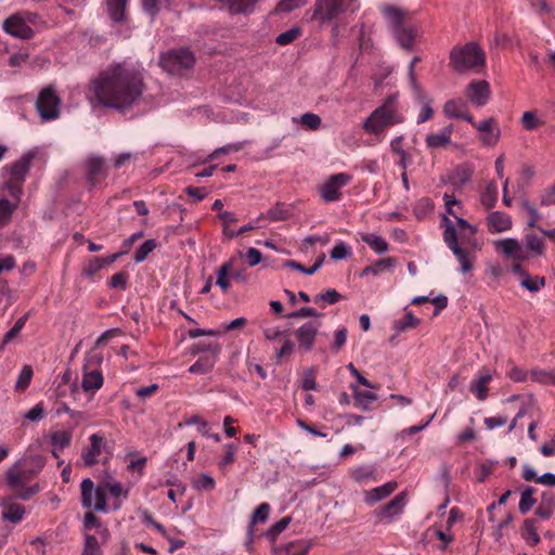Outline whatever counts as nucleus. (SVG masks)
<instances>
[{
	"mask_svg": "<svg viewBox=\"0 0 555 555\" xmlns=\"http://www.w3.org/2000/svg\"><path fill=\"white\" fill-rule=\"evenodd\" d=\"M301 124L311 130H317L321 126V118L313 113L301 115Z\"/></svg>",
	"mask_w": 555,
	"mask_h": 555,
	"instance_id": "63",
	"label": "nucleus"
},
{
	"mask_svg": "<svg viewBox=\"0 0 555 555\" xmlns=\"http://www.w3.org/2000/svg\"><path fill=\"white\" fill-rule=\"evenodd\" d=\"M195 489L199 491H212L216 487L215 479L207 474H199L193 481Z\"/></svg>",
	"mask_w": 555,
	"mask_h": 555,
	"instance_id": "49",
	"label": "nucleus"
},
{
	"mask_svg": "<svg viewBox=\"0 0 555 555\" xmlns=\"http://www.w3.org/2000/svg\"><path fill=\"white\" fill-rule=\"evenodd\" d=\"M540 205L541 206L555 205V182L543 190V192L540 195Z\"/></svg>",
	"mask_w": 555,
	"mask_h": 555,
	"instance_id": "61",
	"label": "nucleus"
},
{
	"mask_svg": "<svg viewBox=\"0 0 555 555\" xmlns=\"http://www.w3.org/2000/svg\"><path fill=\"white\" fill-rule=\"evenodd\" d=\"M235 262L236 259L232 257L228 261H224L216 271V285L223 294H227L231 288V271Z\"/></svg>",
	"mask_w": 555,
	"mask_h": 555,
	"instance_id": "23",
	"label": "nucleus"
},
{
	"mask_svg": "<svg viewBox=\"0 0 555 555\" xmlns=\"http://www.w3.org/2000/svg\"><path fill=\"white\" fill-rule=\"evenodd\" d=\"M103 269L102 260L100 257H92L88 259L82 268V274L86 276H93Z\"/></svg>",
	"mask_w": 555,
	"mask_h": 555,
	"instance_id": "57",
	"label": "nucleus"
},
{
	"mask_svg": "<svg viewBox=\"0 0 555 555\" xmlns=\"http://www.w3.org/2000/svg\"><path fill=\"white\" fill-rule=\"evenodd\" d=\"M21 198L22 197H0V230L11 221L13 212L21 203Z\"/></svg>",
	"mask_w": 555,
	"mask_h": 555,
	"instance_id": "27",
	"label": "nucleus"
},
{
	"mask_svg": "<svg viewBox=\"0 0 555 555\" xmlns=\"http://www.w3.org/2000/svg\"><path fill=\"white\" fill-rule=\"evenodd\" d=\"M341 299V295L334 288H328L323 293L314 296L313 302L320 308H325L327 305H334Z\"/></svg>",
	"mask_w": 555,
	"mask_h": 555,
	"instance_id": "36",
	"label": "nucleus"
},
{
	"mask_svg": "<svg viewBox=\"0 0 555 555\" xmlns=\"http://www.w3.org/2000/svg\"><path fill=\"white\" fill-rule=\"evenodd\" d=\"M3 30L13 37L21 39H30L34 37V30L21 14H14L4 20Z\"/></svg>",
	"mask_w": 555,
	"mask_h": 555,
	"instance_id": "13",
	"label": "nucleus"
},
{
	"mask_svg": "<svg viewBox=\"0 0 555 555\" xmlns=\"http://www.w3.org/2000/svg\"><path fill=\"white\" fill-rule=\"evenodd\" d=\"M162 63L170 72L191 68L195 63V57L188 48L173 49L168 51L163 57Z\"/></svg>",
	"mask_w": 555,
	"mask_h": 555,
	"instance_id": "12",
	"label": "nucleus"
},
{
	"mask_svg": "<svg viewBox=\"0 0 555 555\" xmlns=\"http://www.w3.org/2000/svg\"><path fill=\"white\" fill-rule=\"evenodd\" d=\"M544 284V278L530 276L529 274H526L520 281V285L532 293L540 291Z\"/></svg>",
	"mask_w": 555,
	"mask_h": 555,
	"instance_id": "51",
	"label": "nucleus"
},
{
	"mask_svg": "<svg viewBox=\"0 0 555 555\" xmlns=\"http://www.w3.org/2000/svg\"><path fill=\"white\" fill-rule=\"evenodd\" d=\"M452 127L447 126L440 132L429 133L426 137V144L429 149L444 147L451 142Z\"/></svg>",
	"mask_w": 555,
	"mask_h": 555,
	"instance_id": "31",
	"label": "nucleus"
},
{
	"mask_svg": "<svg viewBox=\"0 0 555 555\" xmlns=\"http://www.w3.org/2000/svg\"><path fill=\"white\" fill-rule=\"evenodd\" d=\"M81 503L85 507H91L94 502V483L91 479L86 478L81 485Z\"/></svg>",
	"mask_w": 555,
	"mask_h": 555,
	"instance_id": "42",
	"label": "nucleus"
},
{
	"mask_svg": "<svg viewBox=\"0 0 555 555\" xmlns=\"http://www.w3.org/2000/svg\"><path fill=\"white\" fill-rule=\"evenodd\" d=\"M13 495L3 496L0 505L2 506V518L12 524H18L25 516V506L13 501Z\"/></svg>",
	"mask_w": 555,
	"mask_h": 555,
	"instance_id": "17",
	"label": "nucleus"
},
{
	"mask_svg": "<svg viewBox=\"0 0 555 555\" xmlns=\"http://www.w3.org/2000/svg\"><path fill=\"white\" fill-rule=\"evenodd\" d=\"M534 492L535 489L533 487H526L521 492L519 502V512L521 514H527L535 504L537 500L533 498Z\"/></svg>",
	"mask_w": 555,
	"mask_h": 555,
	"instance_id": "44",
	"label": "nucleus"
},
{
	"mask_svg": "<svg viewBox=\"0 0 555 555\" xmlns=\"http://www.w3.org/2000/svg\"><path fill=\"white\" fill-rule=\"evenodd\" d=\"M27 320H28V313L24 314L15 322L14 326L9 332H7V334L4 335V338H3L4 345L9 344L13 338H15L18 335V333L24 328Z\"/></svg>",
	"mask_w": 555,
	"mask_h": 555,
	"instance_id": "58",
	"label": "nucleus"
},
{
	"mask_svg": "<svg viewBox=\"0 0 555 555\" xmlns=\"http://www.w3.org/2000/svg\"><path fill=\"white\" fill-rule=\"evenodd\" d=\"M521 124L526 130L532 131L542 126L543 120L538 118L534 112L527 111L521 116Z\"/></svg>",
	"mask_w": 555,
	"mask_h": 555,
	"instance_id": "52",
	"label": "nucleus"
},
{
	"mask_svg": "<svg viewBox=\"0 0 555 555\" xmlns=\"http://www.w3.org/2000/svg\"><path fill=\"white\" fill-rule=\"evenodd\" d=\"M421 62V57L420 56H414L410 64H409V78H410V85L411 87L413 88L415 94L421 98L422 96V91H421V88L416 81V75H415V65Z\"/></svg>",
	"mask_w": 555,
	"mask_h": 555,
	"instance_id": "60",
	"label": "nucleus"
},
{
	"mask_svg": "<svg viewBox=\"0 0 555 555\" xmlns=\"http://www.w3.org/2000/svg\"><path fill=\"white\" fill-rule=\"evenodd\" d=\"M402 121L403 117L397 108V95L391 94L364 120L363 129L366 133L378 135L385 129Z\"/></svg>",
	"mask_w": 555,
	"mask_h": 555,
	"instance_id": "5",
	"label": "nucleus"
},
{
	"mask_svg": "<svg viewBox=\"0 0 555 555\" xmlns=\"http://www.w3.org/2000/svg\"><path fill=\"white\" fill-rule=\"evenodd\" d=\"M33 375V367L30 365H24L15 383V390L18 392L25 391L31 382Z\"/></svg>",
	"mask_w": 555,
	"mask_h": 555,
	"instance_id": "45",
	"label": "nucleus"
},
{
	"mask_svg": "<svg viewBox=\"0 0 555 555\" xmlns=\"http://www.w3.org/2000/svg\"><path fill=\"white\" fill-rule=\"evenodd\" d=\"M299 35H300V29L297 27H294V28H291V29L280 34L276 37L275 42L280 46H287V44L292 43L294 40H296Z\"/></svg>",
	"mask_w": 555,
	"mask_h": 555,
	"instance_id": "59",
	"label": "nucleus"
},
{
	"mask_svg": "<svg viewBox=\"0 0 555 555\" xmlns=\"http://www.w3.org/2000/svg\"><path fill=\"white\" fill-rule=\"evenodd\" d=\"M470 125L480 132V140L482 144L493 146L498 143L500 139V129L498 128L494 118H487L479 122H476L473 119V124Z\"/></svg>",
	"mask_w": 555,
	"mask_h": 555,
	"instance_id": "14",
	"label": "nucleus"
},
{
	"mask_svg": "<svg viewBox=\"0 0 555 555\" xmlns=\"http://www.w3.org/2000/svg\"><path fill=\"white\" fill-rule=\"evenodd\" d=\"M224 449H225L224 455L218 463L220 470H224L229 465L234 463L236 451H237V447L234 443L225 444Z\"/></svg>",
	"mask_w": 555,
	"mask_h": 555,
	"instance_id": "50",
	"label": "nucleus"
},
{
	"mask_svg": "<svg viewBox=\"0 0 555 555\" xmlns=\"http://www.w3.org/2000/svg\"><path fill=\"white\" fill-rule=\"evenodd\" d=\"M310 550V544L305 541L291 542L285 546L286 555H307Z\"/></svg>",
	"mask_w": 555,
	"mask_h": 555,
	"instance_id": "54",
	"label": "nucleus"
},
{
	"mask_svg": "<svg viewBox=\"0 0 555 555\" xmlns=\"http://www.w3.org/2000/svg\"><path fill=\"white\" fill-rule=\"evenodd\" d=\"M324 256H322L320 259L315 261V263L309 268H306L301 263L295 261V260H286L284 262V267L298 270L307 275H312L317 272V270L322 266Z\"/></svg>",
	"mask_w": 555,
	"mask_h": 555,
	"instance_id": "47",
	"label": "nucleus"
},
{
	"mask_svg": "<svg viewBox=\"0 0 555 555\" xmlns=\"http://www.w3.org/2000/svg\"><path fill=\"white\" fill-rule=\"evenodd\" d=\"M353 405L362 411H370L372 404L377 400L376 393L369 390H359L353 387Z\"/></svg>",
	"mask_w": 555,
	"mask_h": 555,
	"instance_id": "32",
	"label": "nucleus"
},
{
	"mask_svg": "<svg viewBox=\"0 0 555 555\" xmlns=\"http://www.w3.org/2000/svg\"><path fill=\"white\" fill-rule=\"evenodd\" d=\"M90 446L81 453V457L86 466H93L98 463V457L102 450L106 447L107 441L101 433L92 434L89 437Z\"/></svg>",
	"mask_w": 555,
	"mask_h": 555,
	"instance_id": "15",
	"label": "nucleus"
},
{
	"mask_svg": "<svg viewBox=\"0 0 555 555\" xmlns=\"http://www.w3.org/2000/svg\"><path fill=\"white\" fill-rule=\"evenodd\" d=\"M382 12L391 23L393 35L399 44L403 49L412 50L418 31L413 24L406 22V13L389 4L383 5Z\"/></svg>",
	"mask_w": 555,
	"mask_h": 555,
	"instance_id": "6",
	"label": "nucleus"
},
{
	"mask_svg": "<svg viewBox=\"0 0 555 555\" xmlns=\"http://www.w3.org/2000/svg\"><path fill=\"white\" fill-rule=\"evenodd\" d=\"M361 240L366 243L377 254H383L388 250V243L376 234L364 233L361 234Z\"/></svg>",
	"mask_w": 555,
	"mask_h": 555,
	"instance_id": "37",
	"label": "nucleus"
},
{
	"mask_svg": "<svg viewBox=\"0 0 555 555\" xmlns=\"http://www.w3.org/2000/svg\"><path fill=\"white\" fill-rule=\"evenodd\" d=\"M491 380L492 374L488 370L478 372L472 379L469 389L479 401L487 399L489 392L488 384Z\"/></svg>",
	"mask_w": 555,
	"mask_h": 555,
	"instance_id": "20",
	"label": "nucleus"
},
{
	"mask_svg": "<svg viewBox=\"0 0 555 555\" xmlns=\"http://www.w3.org/2000/svg\"><path fill=\"white\" fill-rule=\"evenodd\" d=\"M525 245L528 250L535 255H542L544 253V241L543 237L531 232L527 233L524 238Z\"/></svg>",
	"mask_w": 555,
	"mask_h": 555,
	"instance_id": "40",
	"label": "nucleus"
},
{
	"mask_svg": "<svg viewBox=\"0 0 555 555\" xmlns=\"http://www.w3.org/2000/svg\"><path fill=\"white\" fill-rule=\"evenodd\" d=\"M358 9V0H319L313 17L325 23L351 14Z\"/></svg>",
	"mask_w": 555,
	"mask_h": 555,
	"instance_id": "8",
	"label": "nucleus"
},
{
	"mask_svg": "<svg viewBox=\"0 0 555 555\" xmlns=\"http://www.w3.org/2000/svg\"><path fill=\"white\" fill-rule=\"evenodd\" d=\"M106 177L104 162L100 157H91L87 160V180L91 186H96Z\"/></svg>",
	"mask_w": 555,
	"mask_h": 555,
	"instance_id": "22",
	"label": "nucleus"
},
{
	"mask_svg": "<svg viewBox=\"0 0 555 555\" xmlns=\"http://www.w3.org/2000/svg\"><path fill=\"white\" fill-rule=\"evenodd\" d=\"M42 465H35L28 460L16 462L5 473V481L16 499L27 501L40 491L38 483H28L39 474Z\"/></svg>",
	"mask_w": 555,
	"mask_h": 555,
	"instance_id": "2",
	"label": "nucleus"
},
{
	"mask_svg": "<svg viewBox=\"0 0 555 555\" xmlns=\"http://www.w3.org/2000/svg\"><path fill=\"white\" fill-rule=\"evenodd\" d=\"M443 113L449 118H461L473 124V116L467 113V104L462 99H454L446 102Z\"/></svg>",
	"mask_w": 555,
	"mask_h": 555,
	"instance_id": "21",
	"label": "nucleus"
},
{
	"mask_svg": "<svg viewBox=\"0 0 555 555\" xmlns=\"http://www.w3.org/2000/svg\"><path fill=\"white\" fill-rule=\"evenodd\" d=\"M319 332V324L314 322H306L295 331L299 348L309 351L313 348L315 336Z\"/></svg>",
	"mask_w": 555,
	"mask_h": 555,
	"instance_id": "18",
	"label": "nucleus"
},
{
	"mask_svg": "<svg viewBox=\"0 0 555 555\" xmlns=\"http://www.w3.org/2000/svg\"><path fill=\"white\" fill-rule=\"evenodd\" d=\"M441 227L444 228L443 241L447 246L451 249L455 258L461 264L460 271L465 274L473 269V260L470 254L462 248L459 244V235L453 222L448 218L443 217L441 220Z\"/></svg>",
	"mask_w": 555,
	"mask_h": 555,
	"instance_id": "9",
	"label": "nucleus"
},
{
	"mask_svg": "<svg viewBox=\"0 0 555 555\" xmlns=\"http://www.w3.org/2000/svg\"><path fill=\"white\" fill-rule=\"evenodd\" d=\"M498 201V188L494 182H490L481 194V204L487 208L491 209L494 207Z\"/></svg>",
	"mask_w": 555,
	"mask_h": 555,
	"instance_id": "43",
	"label": "nucleus"
},
{
	"mask_svg": "<svg viewBox=\"0 0 555 555\" xmlns=\"http://www.w3.org/2000/svg\"><path fill=\"white\" fill-rule=\"evenodd\" d=\"M106 3L108 14L114 22L120 23L126 20L128 0H106Z\"/></svg>",
	"mask_w": 555,
	"mask_h": 555,
	"instance_id": "33",
	"label": "nucleus"
},
{
	"mask_svg": "<svg viewBox=\"0 0 555 555\" xmlns=\"http://www.w3.org/2000/svg\"><path fill=\"white\" fill-rule=\"evenodd\" d=\"M50 438L53 447L52 454L54 457H59V453L70 446L73 434L70 430H56L51 434Z\"/></svg>",
	"mask_w": 555,
	"mask_h": 555,
	"instance_id": "29",
	"label": "nucleus"
},
{
	"mask_svg": "<svg viewBox=\"0 0 555 555\" xmlns=\"http://www.w3.org/2000/svg\"><path fill=\"white\" fill-rule=\"evenodd\" d=\"M434 209V204L429 198H422L420 199L415 207H414V214L417 219H423L427 215H429Z\"/></svg>",
	"mask_w": 555,
	"mask_h": 555,
	"instance_id": "55",
	"label": "nucleus"
},
{
	"mask_svg": "<svg viewBox=\"0 0 555 555\" xmlns=\"http://www.w3.org/2000/svg\"><path fill=\"white\" fill-rule=\"evenodd\" d=\"M472 177V171L469 168L462 166L457 167L454 170L452 180L454 183L465 184L467 181H469Z\"/></svg>",
	"mask_w": 555,
	"mask_h": 555,
	"instance_id": "62",
	"label": "nucleus"
},
{
	"mask_svg": "<svg viewBox=\"0 0 555 555\" xmlns=\"http://www.w3.org/2000/svg\"><path fill=\"white\" fill-rule=\"evenodd\" d=\"M96 102L125 113L144 101L142 75L121 64H116L100 73L90 86Z\"/></svg>",
	"mask_w": 555,
	"mask_h": 555,
	"instance_id": "1",
	"label": "nucleus"
},
{
	"mask_svg": "<svg viewBox=\"0 0 555 555\" xmlns=\"http://www.w3.org/2000/svg\"><path fill=\"white\" fill-rule=\"evenodd\" d=\"M404 506V493L398 494L390 502L379 507L375 514L380 521H391V519L402 512Z\"/></svg>",
	"mask_w": 555,
	"mask_h": 555,
	"instance_id": "19",
	"label": "nucleus"
},
{
	"mask_svg": "<svg viewBox=\"0 0 555 555\" xmlns=\"http://www.w3.org/2000/svg\"><path fill=\"white\" fill-rule=\"evenodd\" d=\"M271 511V506L269 503L263 502L261 503L253 513L249 526H248V538L249 541L247 542V548L251 545L254 541V526L258 524H264L268 518Z\"/></svg>",
	"mask_w": 555,
	"mask_h": 555,
	"instance_id": "26",
	"label": "nucleus"
},
{
	"mask_svg": "<svg viewBox=\"0 0 555 555\" xmlns=\"http://www.w3.org/2000/svg\"><path fill=\"white\" fill-rule=\"evenodd\" d=\"M215 363V357H202L189 367V372L193 374H206L212 370Z\"/></svg>",
	"mask_w": 555,
	"mask_h": 555,
	"instance_id": "39",
	"label": "nucleus"
},
{
	"mask_svg": "<svg viewBox=\"0 0 555 555\" xmlns=\"http://www.w3.org/2000/svg\"><path fill=\"white\" fill-rule=\"evenodd\" d=\"M521 535L530 545H535L540 542L534 519L528 518L524 521Z\"/></svg>",
	"mask_w": 555,
	"mask_h": 555,
	"instance_id": "38",
	"label": "nucleus"
},
{
	"mask_svg": "<svg viewBox=\"0 0 555 555\" xmlns=\"http://www.w3.org/2000/svg\"><path fill=\"white\" fill-rule=\"evenodd\" d=\"M157 247L155 240H146L135 251L134 261L137 263L143 262L147 256Z\"/></svg>",
	"mask_w": 555,
	"mask_h": 555,
	"instance_id": "48",
	"label": "nucleus"
},
{
	"mask_svg": "<svg viewBox=\"0 0 555 555\" xmlns=\"http://www.w3.org/2000/svg\"><path fill=\"white\" fill-rule=\"evenodd\" d=\"M498 249H500L505 256L513 257L514 260H525V255L521 245L515 238H504L495 243Z\"/></svg>",
	"mask_w": 555,
	"mask_h": 555,
	"instance_id": "25",
	"label": "nucleus"
},
{
	"mask_svg": "<svg viewBox=\"0 0 555 555\" xmlns=\"http://www.w3.org/2000/svg\"><path fill=\"white\" fill-rule=\"evenodd\" d=\"M291 215V209L282 203H278L274 207L268 210L267 218L270 221H283Z\"/></svg>",
	"mask_w": 555,
	"mask_h": 555,
	"instance_id": "46",
	"label": "nucleus"
},
{
	"mask_svg": "<svg viewBox=\"0 0 555 555\" xmlns=\"http://www.w3.org/2000/svg\"><path fill=\"white\" fill-rule=\"evenodd\" d=\"M37 155V151H29L23 154L16 162L3 168L8 172V177L0 185L3 194H7L9 197H22L26 176L29 172L31 162Z\"/></svg>",
	"mask_w": 555,
	"mask_h": 555,
	"instance_id": "4",
	"label": "nucleus"
},
{
	"mask_svg": "<svg viewBox=\"0 0 555 555\" xmlns=\"http://www.w3.org/2000/svg\"><path fill=\"white\" fill-rule=\"evenodd\" d=\"M486 65V53L476 42L455 46L450 51L449 67L462 74L466 72L480 73Z\"/></svg>",
	"mask_w": 555,
	"mask_h": 555,
	"instance_id": "3",
	"label": "nucleus"
},
{
	"mask_svg": "<svg viewBox=\"0 0 555 555\" xmlns=\"http://www.w3.org/2000/svg\"><path fill=\"white\" fill-rule=\"evenodd\" d=\"M352 177L347 172L332 175L319 188V193L325 203L337 202L341 198V189L349 184Z\"/></svg>",
	"mask_w": 555,
	"mask_h": 555,
	"instance_id": "11",
	"label": "nucleus"
},
{
	"mask_svg": "<svg viewBox=\"0 0 555 555\" xmlns=\"http://www.w3.org/2000/svg\"><path fill=\"white\" fill-rule=\"evenodd\" d=\"M232 14H250L255 11L257 0H227Z\"/></svg>",
	"mask_w": 555,
	"mask_h": 555,
	"instance_id": "34",
	"label": "nucleus"
},
{
	"mask_svg": "<svg viewBox=\"0 0 555 555\" xmlns=\"http://www.w3.org/2000/svg\"><path fill=\"white\" fill-rule=\"evenodd\" d=\"M470 102L477 106H483L490 98V85L486 80H474L466 89Z\"/></svg>",
	"mask_w": 555,
	"mask_h": 555,
	"instance_id": "16",
	"label": "nucleus"
},
{
	"mask_svg": "<svg viewBox=\"0 0 555 555\" xmlns=\"http://www.w3.org/2000/svg\"><path fill=\"white\" fill-rule=\"evenodd\" d=\"M61 99L52 86L43 88L36 101V107L43 120H54L60 116Z\"/></svg>",
	"mask_w": 555,
	"mask_h": 555,
	"instance_id": "10",
	"label": "nucleus"
},
{
	"mask_svg": "<svg viewBox=\"0 0 555 555\" xmlns=\"http://www.w3.org/2000/svg\"><path fill=\"white\" fill-rule=\"evenodd\" d=\"M103 356L99 352H89L85 358L82 367L81 387L85 392L94 395L104 384V376L100 369Z\"/></svg>",
	"mask_w": 555,
	"mask_h": 555,
	"instance_id": "7",
	"label": "nucleus"
},
{
	"mask_svg": "<svg viewBox=\"0 0 555 555\" xmlns=\"http://www.w3.org/2000/svg\"><path fill=\"white\" fill-rule=\"evenodd\" d=\"M289 522H291V517L285 516L282 519H280L279 521H276L275 524H273L267 531L268 539H270L271 541H275L278 535L288 527Z\"/></svg>",
	"mask_w": 555,
	"mask_h": 555,
	"instance_id": "53",
	"label": "nucleus"
},
{
	"mask_svg": "<svg viewBox=\"0 0 555 555\" xmlns=\"http://www.w3.org/2000/svg\"><path fill=\"white\" fill-rule=\"evenodd\" d=\"M350 476L354 481L359 483L376 480L375 468L372 465L354 467L350 470Z\"/></svg>",
	"mask_w": 555,
	"mask_h": 555,
	"instance_id": "35",
	"label": "nucleus"
},
{
	"mask_svg": "<svg viewBox=\"0 0 555 555\" xmlns=\"http://www.w3.org/2000/svg\"><path fill=\"white\" fill-rule=\"evenodd\" d=\"M487 225L491 233H501L512 228V220L506 214L493 211L487 217Z\"/></svg>",
	"mask_w": 555,
	"mask_h": 555,
	"instance_id": "24",
	"label": "nucleus"
},
{
	"mask_svg": "<svg viewBox=\"0 0 555 555\" xmlns=\"http://www.w3.org/2000/svg\"><path fill=\"white\" fill-rule=\"evenodd\" d=\"M420 319H417L412 312H408L396 323L395 328L397 331H406L416 327Z\"/></svg>",
	"mask_w": 555,
	"mask_h": 555,
	"instance_id": "56",
	"label": "nucleus"
},
{
	"mask_svg": "<svg viewBox=\"0 0 555 555\" xmlns=\"http://www.w3.org/2000/svg\"><path fill=\"white\" fill-rule=\"evenodd\" d=\"M530 378L532 382L542 385H554L555 386V373L548 370L532 369L530 372Z\"/></svg>",
	"mask_w": 555,
	"mask_h": 555,
	"instance_id": "41",
	"label": "nucleus"
},
{
	"mask_svg": "<svg viewBox=\"0 0 555 555\" xmlns=\"http://www.w3.org/2000/svg\"><path fill=\"white\" fill-rule=\"evenodd\" d=\"M397 486L396 481H388L383 486L371 489L365 492L364 501L367 504L376 503L390 495L397 489Z\"/></svg>",
	"mask_w": 555,
	"mask_h": 555,
	"instance_id": "28",
	"label": "nucleus"
},
{
	"mask_svg": "<svg viewBox=\"0 0 555 555\" xmlns=\"http://www.w3.org/2000/svg\"><path fill=\"white\" fill-rule=\"evenodd\" d=\"M86 555H100L99 542L94 535H87L83 553Z\"/></svg>",
	"mask_w": 555,
	"mask_h": 555,
	"instance_id": "64",
	"label": "nucleus"
},
{
	"mask_svg": "<svg viewBox=\"0 0 555 555\" xmlns=\"http://www.w3.org/2000/svg\"><path fill=\"white\" fill-rule=\"evenodd\" d=\"M555 508V494L551 491H544L541 495V501L535 509V514L541 519H550Z\"/></svg>",
	"mask_w": 555,
	"mask_h": 555,
	"instance_id": "30",
	"label": "nucleus"
}]
</instances>
